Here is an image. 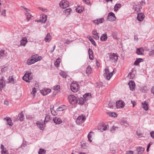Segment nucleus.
<instances>
[{"mask_svg":"<svg viewBox=\"0 0 154 154\" xmlns=\"http://www.w3.org/2000/svg\"><path fill=\"white\" fill-rule=\"evenodd\" d=\"M107 114L110 116L116 117L117 116V113L115 112H108Z\"/></svg>","mask_w":154,"mask_h":154,"instance_id":"obj_35","label":"nucleus"},{"mask_svg":"<svg viewBox=\"0 0 154 154\" xmlns=\"http://www.w3.org/2000/svg\"><path fill=\"white\" fill-rule=\"evenodd\" d=\"M14 81V79L12 77H11V78H10L9 82L11 83L13 82Z\"/></svg>","mask_w":154,"mask_h":154,"instance_id":"obj_58","label":"nucleus"},{"mask_svg":"<svg viewBox=\"0 0 154 154\" xmlns=\"http://www.w3.org/2000/svg\"><path fill=\"white\" fill-rule=\"evenodd\" d=\"M60 58H58L54 63L55 65L57 67H58L60 65Z\"/></svg>","mask_w":154,"mask_h":154,"instance_id":"obj_40","label":"nucleus"},{"mask_svg":"<svg viewBox=\"0 0 154 154\" xmlns=\"http://www.w3.org/2000/svg\"><path fill=\"white\" fill-rule=\"evenodd\" d=\"M143 3H144V4H145L143 1H142L140 2V4H138L137 5H134L133 7V9H134L135 11L138 12L142 8L141 5Z\"/></svg>","mask_w":154,"mask_h":154,"instance_id":"obj_8","label":"nucleus"},{"mask_svg":"<svg viewBox=\"0 0 154 154\" xmlns=\"http://www.w3.org/2000/svg\"><path fill=\"white\" fill-rule=\"evenodd\" d=\"M109 58L112 62H116L118 59V56L116 54H113L110 55Z\"/></svg>","mask_w":154,"mask_h":154,"instance_id":"obj_12","label":"nucleus"},{"mask_svg":"<svg viewBox=\"0 0 154 154\" xmlns=\"http://www.w3.org/2000/svg\"><path fill=\"white\" fill-rule=\"evenodd\" d=\"M18 116L19 119L21 121H23L24 119V116L23 112H20L18 115Z\"/></svg>","mask_w":154,"mask_h":154,"instance_id":"obj_31","label":"nucleus"},{"mask_svg":"<svg viewBox=\"0 0 154 154\" xmlns=\"http://www.w3.org/2000/svg\"><path fill=\"white\" fill-rule=\"evenodd\" d=\"M26 15L27 17L26 19L28 21H29V20L30 19L31 17H32L31 14H29V12H27L26 14Z\"/></svg>","mask_w":154,"mask_h":154,"instance_id":"obj_42","label":"nucleus"},{"mask_svg":"<svg viewBox=\"0 0 154 154\" xmlns=\"http://www.w3.org/2000/svg\"><path fill=\"white\" fill-rule=\"evenodd\" d=\"M8 56L7 53L4 50L0 51V60Z\"/></svg>","mask_w":154,"mask_h":154,"instance_id":"obj_11","label":"nucleus"},{"mask_svg":"<svg viewBox=\"0 0 154 154\" xmlns=\"http://www.w3.org/2000/svg\"><path fill=\"white\" fill-rule=\"evenodd\" d=\"M109 72V70L107 68H106L105 69V72L104 73V76H106V78L108 80H109L111 78L112 76L113 75L112 72Z\"/></svg>","mask_w":154,"mask_h":154,"instance_id":"obj_7","label":"nucleus"},{"mask_svg":"<svg viewBox=\"0 0 154 154\" xmlns=\"http://www.w3.org/2000/svg\"><path fill=\"white\" fill-rule=\"evenodd\" d=\"M151 136L154 139V131H152L150 133Z\"/></svg>","mask_w":154,"mask_h":154,"instance_id":"obj_55","label":"nucleus"},{"mask_svg":"<svg viewBox=\"0 0 154 154\" xmlns=\"http://www.w3.org/2000/svg\"><path fill=\"white\" fill-rule=\"evenodd\" d=\"M126 154H133V152L132 151H128L126 152Z\"/></svg>","mask_w":154,"mask_h":154,"instance_id":"obj_56","label":"nucleus"},{"mask_svg":"<svg viewBox=\"0 0 154 154\" xmlns=\"http://www.w3.org/2000/svg\"><path fill=\"white\" fill-rule=\"evenodd\" d=\"M51 40V38L49 33H48L45 38V41L46 42H49Z\"/></svg>","mask_w":154,"mask_h":154,"instance_id":"obj_29","label":"nucleus"},{"mask_svg":"<svg viewBox=\"0 0 154 154\" xmlns=\"http://www.w3.org/2000/svg\"><path fill=\"white\" fill-rule=\"evenodd\" d=\"M79 86L77 82L72 83L70 85L71 91L74 92H77L79 89Z\"/></svg>","mask_w":154,"mask_h":154,"instance_id":"obj_4","label":"nucleus"},{"mask_svg":"<svg viewBox=\"0 0 154 154\" xmlns=\"http://www.w3.org/2000/svg\"><path fill=\"white\" fill-rule=\"evenodd\" d=\"M88 54L89 55V58L92 60L93 59V52L91 49L89 48L88 49Z\"/></svg>","mask_w":154,"mask_h":154,"instance_id":"obj_23","label":"nucleus"},{"mask_svg":"<svg viewBox=\"0 0 154 154\" xmlns=\"http://www.w3.org/2000/svg\"><path fill=\"white\" fill-rule=\"evenodd\" d=\"M151 91L152 93L154 95V86L152 88Z\"/></svg>","mask_w":154,"mask_h":154,"instance_id":"obj_64","label":"nucleus"},{"mask_svg":"<svg viewBox=\"0 0 154 154\" xmlns=\"http://www.w3.org/2000/svg\"><path fill=\"white\" fill-rule=\"evenodd\" d=\"M142 107L146 111H147L149 109L148 103L146 101H145L143 103H142Z\"/></svg>","mask_w":154,"mask_h":154,"instance_id":"obj_19","label":"nucleus"},{"mask_svg":"<svg viewBox=\"0 0 154 154\" xmlns=\"http://www.w3.org/2000/svg\"><path fill=\"white\" fill-rule=\"evenodd\" d=\"M114 105H115L114 103H109L108 105V106H109V107H110L111 108H113V106Z\"/></svg>","mask_w":154,"mask_h":154,"instance_id":"obj_54","label":"nucleus"},{"mask_svg":"<svg viewBox=\"0 0 154 154\" xmlns=\"http://www.w3.org/2000/svg\"><path fill=\"white\" fill-rule=\"evenodd\" d=\"M50 120V116L48 115H46L45 117V119L44 120V122H48Z\"/></svg>","mask_w":154,"mask_h":154,"instance_id":"obj_43","label":"nucleus"},{"mask_svg":"<svg viewBox=\"0 0 154 154\" xmlns=\"http://www.w3.org/2000/svg\"><path fill=\"white\" fill-rule=\"evenodd\" d=\"M36 125L41 130H43V123L41 122L40 121H38L37 122Z\"/></svg>","mask_w":154,"mask_h":154,"instance_id":"obj_21","label":"nucleus"},{"mask_svg":"<svg viewBox=\"0 0 154 154\" xmlns=\"http://www.w3.org/2000/svg\"><path fill=\"white\" fill-rule=\"evenodd\" d=\"M36 92V88H32V91L31 92V94H33V96H35Z\"/></svg>","mask_w":154,"mask_h":154,"instance_id":"obj_48","label":"nucleus"},{"mask_svg":"<svg viewBox=\"0 0 154 154\" xmlns=\"http://www.w3.org/2000/svg\"><path fill=\"white\" fill-rule=\"evenodd\" d=\"M85 120V116L84 115H81L79 116L76 120V123L77 124L79 125L82 123Z\"/></svg>","mask_w":154,"mask_h":154,"instance_id":"obj_6","label":"nucleus"},{"mask_svg":"<svg viewBox=\"0 0 154 154\" xmlns=\"http://www.w3.org/2000/svg\"><path fill=\"white\" fill-rule=\"evenodd\" d=\"M83 1L88 4L90 3V2L89 0H83Z\"/></svg>","mask_w":154,"mask_h":154,"instance_id":"obj_59","label":"nucleus"},{"mask_svg":"<svg viewBox=\"0 0 154 154\" xmlns=\"http://www.w3.org/2000/svg\"><path fill=\"white\" fill-rule=\"evenodd\" d=\"M66 108V106L64 105H63L58 108L57 109V110L58 111H62L65 109Z\"/></svg>","mask_w":154,"mask_h":154,"instance_id":"obj_30","label":"nucleus"},{"mask_svg":"<svg viewBox=\"0 0 154 154\" xmlns=\"http://www.w3.org/2000/svg\"><path fill=\"white\" fill-rule=\"evenodd\" d=\"M32 79V73L30 72H27L23 77V79L27 82H30V80Z\"/></svg>","mask_w":154,"mask_h":154,"instance_id":"obj_2","label":"nucleus"},{"mask_svg":"<svg viewBox=\"0 0 154 154\" xmlns=\"http://www.w3.org/2000/svg\"><path fill=\"white\" fill-rule=\"evenodd\" d=\"M144 17V14L142 13H138L137 17V20L140 21H141L143 20Z\"/></svg>","mask_w":154,"mask_h":154,"instance_id":"obj_15","label":"nucleus"},{"mask_svg":"<svg viewBox=\"0 0 154 154\" xmlns=\"http://www.w3.org/2000/svg\"><path fill=\"white\" fill-rule=\"evenodd\" d=\"M134 40L136 41H137L138 40V38L137 36L135 35L134 36Z\"/></svg>","mask_w":154,"mask_h":154,"instance_id":"obj_63","label":"nucleus"},{"mask_svg":"<svg viewBox=\"0 0 154 154\" xmlns=\"http://www.w3.org/2000/svg\"><path fill=\"white\" fill-rule=\"evenodd\" d=\"M135 76V74L134 73L133 71H132L131 72L129 73L128 75V78L131 79H133L134 78Z\"/></svg>","mask_w":154,"mask_h":154,"instance_id":"obj_34","label":"nucleus"},{"mask_svg":"<svg viewBox=\"0 0 154 154\" xmlns=\"http://www.w3.org/2000/svg\"><path fill=\"white\" fill-rule=\"evenodd\" d=\"M116 105L117 108H122L125 106V103L122 100H119L116 102Z\"/></svg>","mask_w":154,"mask_h":154,"instance_id":"obj_10","label":"nucleus"},{"mask_svg":"<svg viewBox=\"0 0 154 154\" xmlns=\"http://www.w3.org/2000/svg\"><path fill=\"white\" fill-rule=\"evenodd\" d=\"M60 88V86L57 85L56 86H54V89L55 90H57L58 91H59Z\"/></svg>","mask_w":154,"mask_h":154,"instance_id":"obj_52","label":"nucleus"},{"mask_svg":"<svg viewBox=\"0 0 154 154\" xmlns=\"http://www.w3.org/2000/svg\"><path fill=\"white\" fill-rule=\"evenodd\" d=\"M90 41H91V43L94 45V46H96V43H95V42L94 41V39H91Z\"/></svg>","mask_w":154,"mask_h":154,"instance_id":"obj_53","label":"nucleus"},{"mask_svg":"<svg viewBox=\"0 0 154 154\" xmlns=\"http://www.w3.org/2000/svg\"><path fill=\"white\" fill-rule=\"evenodd\" d=\"M93 133H94L92 131H91L89 133V134L88 135V140L90 142H92V140L91 139V134Z\"/></svg>","mask_w":154,"mask_h":154,"instance_id":"obj_46","label":"nucleus"},{"mask_svg":"<svg viewBox=\"0 0 154 154\" xmlns=\"http://www.w3.org/2000/svg\"><path fill=\"white\" fill-rule=\"evenodd\" d=\"M117 32H113L112 33V36L113 38L116 40L118 39L117 37Z\"/></svg>","mask_w":154,"mask_h":154,"instance_id":"obj_41","label":"nucleus"},{"mask_svg":"<svg viewBox=\"0 0 154 154\" xmlns=\"http://www.w3.org/2000/svg\"><path fill=\"white\" fill-rule=\"evenodd\" d=\"M121 5L120 4H116L114 7V11H116L121 7Z\"/></svg>","mask_w":154,"mask_h":154,"instance_id":"obj_39","label":"nucleus"},{"mask_svg":"<svg viewBox=\"0 0 154 154\" xmlns=\"http://www.w3.org/2000/svg\"><path fill=\"white\" fill-rule=\"evenodd\" d=\"M46 151L45 150L40 148L39 149L38 153V154H45L46 153Z\"/></svg>","mask_w":154,"mask_h":154,"instance_id":"obj_45","label":"nucleus"},{"mask_svg":"<svg viewBox=\"0 0 154 154\" xmlns=\"http://www.w3.org/2000/svg\"><path fill=\"white\" fill-rule=\"evenodd\" d=\"M83 10L84 8L83 7L78 6L75 10L78 13H81L83 11Z\"/></svg>","mask_w":154,"mask_h":154,"instance_id":"obj_32","label":"nucleus"},{"mask_svg":"<svg viewBox=\"0 0 154 154\" xmlns=\"http://www.w3.org/2000/svg\"><path fill=\"white\" fill-rule=\"evenodd\" d=\"M54 122L56 124H59L62 122V121L60 118L55 117L53 119Z\"/></svg>","mask_w":154,"mask_h":154,"instance_id":"obj_13","label":"nucleus"},{"mask_svg":"<svg viewBox=\"0 0 154 154\" xmlns=\"http://www.w3.org/2000/svg\"><path fill=\"white\" fill-rule=\"evenodd\" d=\"M51 111L52 114L54 116H56L57 115V112L54 110L52 109H51Z\"/></svg>","mask_w":154,"mask_h":154,"instance_id":"obj_49","label":"nucleus"},{"mask_svg":"<svg viewBox=\"0 0 154 154\" xmlns=\"http://www.w3.org/2000/svg\"><path fill=\"white\" fill-rule=\"evenodd\" d=\"M92 34L93 35V37L96 39H98L99 37L98 35V33L95 30H93L92 32Z\"/></svg>","mask_w":154,"mask_h":154,"instance_id":"obj_20","label":"nucleus"},{"mask_svg":"<svg viewBox=\"0 0 154 154\" xmlns=\"http://www.w3.org/2000/svg\"><path fill=\"white\" fill-rule=\"evenodd\" d=\"M128 85L129 86V87L131 90L133 91L134 90L135 86V84L133 81H130L128 83Z\"/></svg>","mask_w":154,"mask_h":154,"instance_id":"obj_18","label":"nucleus"},{"mask_svg":"<svg viewBox=\"0 0 154 154\" xmlns=\"http://www.w3.org/2000/svg\"><path fill=\"white\" fill-rule=\"evenodd\" d=\"M42 59V57L39 56L38 54H35L32 56V57L27 60V63L29 65H31L41 60Z\"/></svg>","mask_w":154,"mask_h":154,"instance_id":"obj_1","label":"nucleus"},{"mask_svg":"<svg viewBox=\"0 0 154 154\" xmlns=\"http://www.w3.org/2000/svg\"><path fill=\"white\" fill-rule=\"evenodd\" d=\"M47 16L45 14H43L42 17L41 18V19L42 21V23H45L47 20Z\"/></svg>","mask_w":154,"mask_h":154,"instance_id":"obj_28","label":"nucleus"},{"mask_svg":"<svg viewBox=\"0 0 154 154\" xmlns=\"http://www.w3.org/2000/svg\"><path fill=\"white\" fill-rule=\"evenodd\" d=\"M72 9L70 8L66 9L64 10L63 12L65 14V15L66 16L70 14V12L71 11Z\"/></svg>","mask_w":154,"mask_h":154,"instance_id":"obj_33","label":"nucleus"},{"mask_svg":"<svg viewBox=\"0 0 154 154\" xmlns=\"http://www.w3.org/2000/svg\"><path fill=\"white\" fill-rule=\"evenodd\" d=\"M149 54L150 56H152L154 55V48H153L149 52Z\"/></svg>","mask_w":154,"mask_h":154,"instance_id":"obj_51","label":"nucleus"},{"mask_svg":"<svg viewBox=\"0 0 154 154\" xmlns=\"http://www.w3.org/2000/svg\"><path fill=\"white\" fill-rule=\"evenodd\" d=\"M27 42V39L25 38H23L20 41V45H21L25 46Z\"/></svg>","mask_w":154,"mask_h":154,"instance_id":"obj_26","label":"nucleus"},{"mask_svg":"<svg viewBox=\"0 0 154 154\" xmlns=\"http://www.w3.org/2000/svg\"><path fill=\"white\" fill-rule=\"evenodd\" d=\"M69 2L66 0H62L60 3V7L65 8L69 6Z\"/></svg>","mask_w":154,"mask_h":154,"instance_id":"obj_9","label":"nucleus"},{"mask_svg":"<svg viewBox=\"0 0 154 154\" xmlns=\"http://www.w3.org/2000/svg\"><path fill=\"white\" fill-rule=\"evenodd\" d=\"M68 98L70 103L71 104H74L78 102V99L73 95H69Z\"/></svg>","mask_w":154,"mask_h":154,"instance_id":"obj_3","label":"nucleus"},{"mask_svg":"<svg viewBox=\"0 0 154 154\" xmlns=\"http://www.w3.org/2000/svg\"><path fill=\"white\" fill-rule=\"evenodd\" d=\"M104 21L103 18H101L100 19H97L94 21V22L97 24L100 23H102Z\"/></svg>","mask_w":154,"mask_h":154,"instance_id":"obj_27","label":"nucleus"},{"mask_svg":"<svg viewBox=\"0 0 154 154\" xmlns=\"http://www.w3.org/2000/svg\"><path fill=\"white\" fill-rule=\"evenodd\" d=\"M1 153L2 154H8V152L6 149L5 150L3 149L2 150Z\"/></svg>","mask_w":154,"mask_h":154,"instance_id":"obj_50","label":"nucleus"},{"mask_svg":"<svg viewBox=\"0 0 154 154\" xmlns=\"http://www.w3.org/2000/svg\"><path fill=\"white\" fill-rule=\"evenodd\" d=\"M21 7H23L24 9H25L26 11L27 12H29V9H28L27 8H26V7H24L23 6H21Z\"/></svg>","mask_w":154,"mask_h":154,"instance_id":"obj_62","label":"nucleus"},{"mask_svg":"<svg viewBox=\"0 0 154 154\" xmlns=\"http://www.w3.org/2000/svg\"><path fill=\"white\" fill-rule=\"evenodd\" d=\"M107 35L106 33L102 34L100 38V40L102 41H106L107 40Z\"/></svg>","mask_w":154,"mask_h":154,"instance_id":"obj_24","label":"nucleus"},{"mask_svg":"<svg viewBox=\"0 0 154 154\" xmlns=\"http://www.w3.org/2000/svg\"><path fill=\"white\" fill-rule=\"evenodd\" d=\"M60 74L63 78H66L67 76L66 72L63 71L61 72L60 73Z\"/></svg>","mask_w":154,"mask_h":154,"instance_id":"obj_44","label":"nucleus"},{"mask_svg":"<svg viewBox=\"0 0 154 154\" xmlns=\"http://www.w3.org/2000/svg\"><path fill=\"white\" fill-rule=\"evenodd\" d=\"M85 101L84 98L81 97L79 98V101L78 103V104H79L83 105Z\"/></svg>","mask_w":154,"mask_h":154,"instance_id":"obj_36","label":"nucleus"},{"mask_svg":"<svg viewBox=\"0 0 154 154\" xmlns=\"http://www.w3.org/2000/svg\"><path fill=\"white\" fill-rule=\"evenodd\" d=\"M91 71L92 69L91 66H88L86 71V73L87 74H90L91 73Z\"/></svg>","mask_w":154,"mask_h":154,"instance_id":"obj_38","label":"nucleus"},{"mask_svg":"<svg viewBox=\"0 0 154 154\" xmlns=\"http://www.w3.org/2000/svg\"><path fill=\"white\" fill-rule=\"evenodd\" d=\"M144 150V149L141 147H138L137 149V151L138 154H141Z\"/></svg>","mask_w":154,"mask_h":154,"instance_id":"obj_25","label":"nucleus"},{"mask_svg":"<svg viewBox=\"0 0 154 154\" xmlns=\"http://www.w3.org/2000/svg\"><path fill=\"white\" fill-rule=\"evenodd\" d=\"M5 10L4 9V10H3L2 11V15L5 16Z\"/></svg>","mask_w":154,"mask_h":154,"instance_id":"obj_57","label":"nucleus"},{"mask_svg":"<svg viewBox=\"0 0 154 154\" xmlns=\"http://www.w3.org/2000/svg\"><path fill=\"white\" fill-rule=\"evenodd\" d=\"M102 126L100 125L98 127V129L100 130L101 131H103V130H102Z\"/></svg>","mask_w":154,"mask_h":154,"instance_id":"obj_61","label":"nucleus"},{"mask_svg":"<svg viewBox=\"0 0 154 154\" xmlns=\"http://www.w3.org/2000/svg\"><path fill=\"white\" fill-rule=\"evenodd\" d=\"M51 92V90L50 89L45 88L43 90L41 91V93L44 96L47 95Z\"/></svg>","mask_w":154,"mask_h":154,"instance_id":"obj_14","label":"nucleus"},{"mask_svg":"<svg viewBox=\"0 0 154 154\" xmlns=\"http://www.w3.org/2000/svg\"><path fill=\"white\" fill-rule=\"evenodd\" d=\"M4 119L6 120L7 121L6 124L10 126H12L13 125V124L10 118L7 117L4 118Z\"/></svg>","mask_w":154,"mask_h":154,"instance_id":"obj_16","label":"nucleus"},{"mask_svg":"<svg viewBox=\"0 0 154 154\" xmlns=\"http://www.w3.org/2000/svg\"><path fill=\"white\" fill-rule=\"evenodd\" d=\"M102 129L103 130V131H106L107 129L108 128H109V126L108 125H102Z\"/></svg>","mask_w":154,"mask_h":154,"instance_id":"obj_47","label":"nucleus"},{"mask_svg":"<svg viewBox=\"0 0 154 154\" xmlns=\"http://www.w3.org/2000/svg\"><path fill=\"white\" fill-rule=\"evenodd\" d=\"M107 19L110 21H114L116 20L115 14L112 12H110L108 14Z\"/></svg>","mask_w":154,"mask_h":154,"instance_id":"obj_5","label":"nucleus"},{"mask_svg":"<svg viewBox=\"0 0 154 154\" xmlns=\"http://www.w3.org/2000/svg\"><path fill=\"white\" fill-rule=\"evenodd\" d=\"M136 52L138 55H143L144 53L143 49L142 48H138L137 49Z\"/></svg>","mask_w":154,"mask_h":154,"instance_id":"obj_22","label":"nucleus"},{"mask_svg":"<svg viewBox=\"0 0 154 154\" xmlns=\"http://www.w3.org/2000/svg\"><path fill=\"white\" fill-rule=\"evenodd\" d=\"M91 97V95L90 93H87L85 94L83 96V97L85 99V101H87L90 99Z\"/></svg>","mask_w":154,"mask_h":154,"instance_id":"obj_17","label":"nucleus"},{"mask_svg":"<svg viewBox=\"0 0 154 154\" xmlns=\"http://www.w3.org/2000/svg\"><path fill=\"white\" fill-rule=\"evenodd\" d=\"M82 147L83 148H85V147L86 146V144L85 143H84L83 144H81Z\"/></svg>","mask_w":154,"mask_h":154,"instance_id":"obj_60","label":"nucleus"},{"mask_svg":"<svg viewBox=\"0 0 154 154\" xmlns=\"http://www.w3.org/2000/svg\"><path fill=\"white\" fill-rule=\"evenodd\" d=\"M143 60L142 58H138L135 61L134 64L136 65H137L140 62H142Z\"/></svg>","mask_w":154,"mask_h":154,"instance_id":"obj_37","label":"nucleus"}]
</instances>
